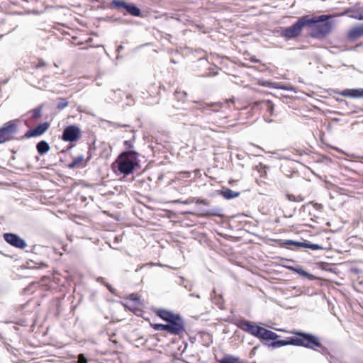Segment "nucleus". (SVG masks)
Here are the masks:
<instances>
[{
	"instance_id": "obj_29",
	"label": "nucleus",
	"mask_w": 363,
	"mask_h": 363,
	"mask_svg": "<svg viewBox=\"0 0 363 363\" xmlns=\"http://www.w3.org/2000/svg\"><path fill=\"white\" fill-rule=\"evenodd\" d=\"M96 281H97V282L101 283V284H104V286H106V288L108 289V291H109L111 293L113 294V290H114V289H113V287L111 286V285H110L109 284L106 283V282L104 281V279L103 277H98V278L96 279Z\"/></svg>"
},
{
	"instance_id": "obj_35",
	"label": "nucleus",
	"mask_w": 363,
	"mask_h": 363,
	"mask_svg": "<svg viewBox=\"0 0 363 363\" xmlns=\"http://www.w3.org/2000/svg\"><path fill=\"white\" fill-rule=\"evenodd\" d=\"M351 17L354 19L363 21V11L353 13Z\"/></svg>"
},
{
	"instance_id": "obj_38",
	"label": "nucleus",
	"mask_w": 363,
	"mask_h": 363,
	"mask_svg": "<svg viewBox=\"0 0 363 363\" xmlns=\"http://www.w3.org/2000/svg\"><path fill=\"white\" fill-rule=\"evenodd\" d=\"M317 351L321 352L323 354H327L328 352V348L323 346L322 344L320 347H317Z\"/></svg>"
},
{
	"instance_id": "obj_15",
	"label": "nucleus",
	"mask_w": 363,
	"mask_h": 363,
	"mask_svg": "<svg viewBox=\"0 0 363 363\" xmlns=\"http://www.w3.org/2000/svg\"><path fill=\"white\" fill-rule=\"evenodd\" d=\"M260 108L268 112L270 116L273 115L274 104L269 100H262L255 103L254 108Z\"/></svg>"
},
{
	"instance_id": "obj_30",
	"label": "nucleus",
	"mask_w": 363,
	"mask_h": 363,
	"mask_svg": "<svg viewBox=\"0 0 363 363\" xmlns=\"http://www.w3.org/2000/svg\"><path fill=\"white\" fill-rule=\"evenodd\" d=\"M286 196L288 199L291 201L300 202L303 201V198L301 196H296L293 194H287Z\"/></svg>"
},
{
	"instance_id": "obj_18",
	"label": "nucleus",
	"mask_w": 363,
	"mask_h": 363,
	"mask_svg": "<svg viewBox=\"0 0 363 363\" xmlns=\"http://www.w3.org/2000/svg\"><path fill=\"white\" fill-rule=\"evenodd\" d=\"M202 216L203 217L216 216L219 218H223L224 214L223 213V209L220 207H214L208 210H203Z\"/></svg>"
},
{
	"instance_id": "obj_23",
	"label": "nucleus",
	"mask_w": 363,
	"mask_h": 363,
	"mask_svg": "<svg viewBox=\"0 0 363 363\" xmlns=\"http://www.w3.org/2000/svg\"><path fill=\"white\" fill-rule=\"evenodd\" d=\"M289 269H290L291 271H293V272H296V274H298L299 275H301V276H303L304 277H307V278H309V279H311L312 277V275L311 274H309L308 272L305 271L301 267H289Z\"/></svg>"
},
{
	"instance_id": "obj_40",
	"label": "nucleus",
	"mask_w": 363,
	"mask_h": 363,
	"mask_svg": "<svg viewBox=\"0 0 363 363\" xmlns=\"http://www.w3.org/2000/svg\"><path fill=\"white\" fill-rule=\"evenodd\" d=\"M184 286L188 289L189 291H191L192 289V284H189V283H187L186 284H184Z\"/></svg>"
},
{
	"instance_id": "obj_43",
	"label": "nucleus",
	"mask_w": 363,
	"mask_h": 363,
	"mask_svg": "<svg viewBox=\"0 0 363 363\" xmlns=\"http://www.w3.org/2000/svg\"><path fill=\"white\" fill-rule=\"evenodd\" d=\"M186 213H187V214H192L191 212H186Z\"/></svg>"
},
{
	"instance_id": "obj_16",
	"label": "nucleus",
	"mask_w": 363,
	"mask_h": 363,
	"mask_svg": "<svg viewBox=\"0 0 363 363\" xmlns=\"http://www.w3.org/2000/svg\"><path fill=\"white\" fill-rule=\"evenodd\" d=\"M363 36V25L352 28L348 33L347 38L350 40H355Z\"/></svg>"
},
{
	"instance_id": "obj_14",
	"label": "nucleus",
	"mask_w": 363,
	"mask_h": 363,
	"mask_svg": "<svg viewBox=\"0 0 363 363\" xmlns=\"http://www.w3.org/2000/svg\"><path fill=\"white\" fill-rule=\"evenodd\" d=\"M177 324H162L155 323L152 325V328L155 330L167 331L169 333L174 335H179L183 333L182 330L179 329Z\"/></svg>"
},
{
	"instance_id": "obj_13",
	"label": "nucleus",
	"mask_w": 363,
	"mask_h": 363,
	"mask_svg": "<svg viewBox=\"0 0 363 363\" xmlns=\"http://www.w3.org/2000/svg\"><path fill=\"white\" fill-rule=\"evenodd\" d=\"M193 103L197 104L198 106L191 107L190 108L192 111L200 110L202 112H205L206 111H210L211 112H218L219 108L221 107V104L218 102L206 104L199 101H194Z\"/></svg>"
},
{
	"instance_id": "obj_12",
	"label": "nucleus",
	"mask_w": 363,
	"mask_h": 363,
	"mask_svg": "<svg viewBox=\"0 0 363 363\" xmlns=\"http://www.w3.org/2000/svg\"><path fill=\"white\" fill-rule=\"evenodd\" d=\"M50 123L49 122H44L43 123H40L38 125H36L35 128H31L28 130L24 135V136L22 137L30 138L33 137H38L43 135L50 128Z\"/></svg>"
},
{
	"instance_id": "obj_42",
	"label": "nucleus",
	"mask_w": 363,
	"mask_h": 363,
	"mask_svg": "<svg viewBox=\"0 0 363 363\" xmlns=\"http://www.w3.org/2000/svg\"><path fill=\"white\" fill-rule=\"evenodd\" d=\"M123 45H119V46L118 47V48H117V51L119 52H120L121 50H123Z\"/></svg>"
},
{
	"instance_id": "obj_4",
	"label": "nucleus",
	"mask_w": 363,
	"mask_h": 363,
	"mask_svg": "<svg viewBox=\"0 0 363 363\" xmlns=\"http://www.w3.org/2000/svg\"><path fill=\"white\" fill-rule=\"evenodd\" d=\"M330 15H320L311 17L308 16L309 21H313L308 26H312L311 36L316 39L325 38L332 30V22L328 20Z\"/></svg>"
},
{
	"instance_id": "obj_32",
	"label": "nucleus",
	"mask_w": 363,
	"mask_h": 363,
	"mask_svg": "<svg viewBox=\"0 0 363 363\" xmlns=\"http://www.w3.org/2000/svg\"><path fill=\"white\" fill-rule=\"evenodd\" d=\"M108 124L111 126H113L116 128H129L130 127V125H127V124H121V123H113V122H111V121H108Z\"/></svg>"
},
{
	"instance_id": "obj_22",
	"label": "nucleus",
	"mask_w": 363,
	"mask_h": 363,
	"mask_svg": "<svg viewBox=\"0 0 363 363\" xmlns=\"http://www.w3.org/2000/svg\"><path fill=\"white\" fill-rule=\"evenodd\" d=\"M211 298L215 304L221 308L223 304V299L221 295L217 294L216 290H213Z\"/></svg>"
},
{
	"instance_id": "obj_5",
	"label": "nucleus",
	"mask_w": 363,
	"mask_h": 363,
	"mask_svg": "<svg viewBox=\"0 0 363 363\" xmlns=\"http://www.w3.org/2000/svg\"><path fill=\"white\" fill-rule=\"evenodd\" d=\"M313 21H309L308 15L303 16L291 26L281 30L280 35L287 40L298 37L305 26H309Z\"/></svg>"
},
{
	"instance_id": "obj_45",
	"label": "nucleus",
	"mask_w": 363,
	"mask_h": 363,
	"mask_svg": "<svg viewBox=\"0 0 363 363\" xmlns=\"http://www.w3.org/2000/svg\"><path fill=\"white\" fill-rule=\"evenodd\" d=\"M36 160H39V157L38 156H36Z\"/></svg>"
},
{
	"instance_id": "obj_37",
	"label": "nucleus",
	"mask_w": 363,
	"mask_h": 363,
	"mask_svg": "<svg viewBox=\"0 0 363 363\" xmlns=\"http://www.w3.org/2000/svg\"><path fill=\"white\" fill-rule=\"evenodd\" d=\"M78 363H87V359L84 354H79L78 355Z\"/></svg>"
},
{
	"instance_id": "obj_10",
	"label": "nucleus",
	"mask_w": 363,
	"mask_h": 363,
	"mask_svg": "<svg viewBox=\"0 0 363 363\" xmlns=\"http://www.w3.org/2000/svg\"><path fill=\"white\" fill-rule=\"evenodd\" d=\"M81 135V129L77 125H69L66 126L62 132L61 138L65 142H75Z\"/></svg>"
},
{
	"instance_id": "obj_44",
	"label": "nucleus",
	"mask_w": 363,
	"mask_h": 363,
	"mask_svg": "<svg viewBox=\"0 0 363 363\" xmlns=\"http://www.w3.org/2000/svg\"><path fill=\"white\" fill-rule=\"evenodd\" d=\"M335 149L337 151H340V150H339L337 147H336V148H335Z\"/></svg>"
},
{
	"instance_id": "obj_34",
	"label": "nucleus",
	"mask_w": 363,
	"mask_h": 363,
	"mask_svg": "<svg viewBox=\"0 0 363 363\" xmlns=\"http://www.w3.org/2000/svg\"><path fill=\"white\" fill-rule=\"evenodd\" d=\"M123 145L125 146V147L126 149H128L127 150H133V141L131 140H125L123 142Z\"/></svg>"
},
{
	"instance_id": "obj_28",
	"label": "nucleus",
	"mask_w": 363,
	"mask_h": 363,
	"mask_svg": "<svg viewBox=\"0 0 363 363\" xmlns=\"http://www.w3.org/2000/svg\"><path fill=\"white\" fill-rule=\"evenodd\" d=\"M69 104V102L65 98H59L58 103L57 104V108L59 110H62L65 108Z\"/></svg>"
},
{
	"instance_id": "obj_27",
	"label": "nucleus",
	"mask_w": 363,
	"mask_h": 363,
	"mask_svg": "<svg viewBox=\"0 0 363 363\" xmlns=\"http://www.w3.org/2000/svg\"><path fill=\"white\" fill-rule=\"evenodd\" d=\"M263 85L265 86H267V87H274V88L280 89L282 90H289L290 89L286 86H278V83L271 82L269 81L264 82Z\"/></svg>"
},
{
	"instance_id": "obj_11",
	"label": "nucleus",
	"mask_w": 363,
	"mask_h": 363,
	"mask_svg": "<svg viewBox=\"0 0 363 363\" xmlns=\"http://www.w3.org/2000/svg\"><path fill=\"white\" fill-rule=\"evenodd\" d=\"M3 238L8 244L16 248L23 250L27 247L26 240L16 233H5Z\"/></svg>"
},
{
	"instance_id": "obj_9",
	"label": "nucleus",
	"mask_w": 363,
	"mask_h": 363,
	"mask_svg": "<svg viewBox=\"0 0 363 363\" xmlns=\"http://www.w3.org/2000/svg\"><path fill=\"white\" fill-rule=\"evenodd\" d=\"M279 244L281 246L284 245H292L296 248H306L312 250H323L324 247L318 244L311 243L307 240H303V241H296L293 240H279Z\"/></svg>"
},
{
	"instance_id": "obj_31",
	"label": "nucleus",
	"mask_w": 363,
	"mask_h": 363,
	"mask_svg": "<svg viewBox=\"0 0 363 363\" xmlns=\"http://www.w3.org/2000/svg\"><path fill=\"white\" fill-rule=\"evenodd\" d=\"M193 202H194L193 199H186L184 201H182L180 199H177V200L172 201V203H183V204H190V203H192Z\"/></svg>"
},
{
	"instance_id": "obj_7",
	"label": "nucleus",
	"mask_w": 363,
	"mask_h": 363,
	"mask_svg": "<svg viewBox=\"0 0 363 363\" xmlns=\"http://www.w3.org/2000/svg\"><path fill=\"white\" fill-rule=\"evenodd\" d=\"M157 315L169 324H177L179 330L183 332L185 331V323L180 314L174 313L165 309H159L157 312Z\"/></svg>"
},
{
	"instance_id": "obj_8",
	"label": "nucleus",
	"mask_w": 363,
	"mask_h": 363,
	"mask_svg": "<svg viewBox=\"0 0 363 363\" xmlns=\"http://www.w3.org/2000/svg\"><path fill=\"white\" fill-rule=\"evenodd\" d=\"M111 5L116 9H124L128 14L133 16L140 17L142 16L140 8L133 3H128L124 0H112Z\"/></svg>"
},
{
	"instance_id": "obj_36",
	"label": "nucleus",
	"mask_w": 363,
	"mask_h": 363,
	"mask_svg": "<svg viewBox=\"0 0 363 363\" xmlns=\"http://www.w3.org/2000/svg\"><path fill=\"white\" fill-rule=\"evenodd\" d=\"M128 298L135 303H138L140 300V297L137 294H130L128 296Z\"/></svg>"
},
{
	"instance_id": "obj_6",
	"label": "nucleus",
	"mask_w": 363,
	"mask_h": 363,
	"mask_svg": "<svg viewBox=\"0 0 363 363\" xmlns=\"http://www.w3.org/2000/svg\"><path fill=\"white\" fill-rule=\"evenodd\" d=\"M18 120H11L0 127V144L17 139L15 135L18 132Z\"/></svg>"
},
{
	"instance_id": "obj_39",
	"label": "nucleus",
	"mask_w": 363,
	"mask_h": 363,
	"mask_svg": "<svg viewBox=\"0 0 363 363\" xmlns=\"http://www.w3.org/2000/svg\"><path fill=\"white\" fill-rule=\"evenodd\" d=\"M45 65V62L43 60H40L37 65H35V69H39Z\"/></svg>"
},
{
	"instance_id": "obj_41",
	"label": "nucleus",
	"mask_w": 363,
	"mask_h": 363,
	"mask_svg": "<svg viewBox=\"0 0 363 363\" xmlns=\"http://www.w3.org/2000/svg\"><path fill=\"white\" fill-rule=\"evenodd\" d=\"M189 296H195V297H196V298H201L199 294H194V293H191V294H189Z\"/></svg>"
},
{
	"instance_id": "obj_26",
	"label": "nucleus",
	"mask_w": 363,
	"mask_h": 363,
	"mask_svg": "<svg viewBox=\"0 0 363 363\" xmlns=\"http://www.w3.org/2000/svg\"><path fill=\"white\" fill-rule=\"evenodd\" d=\"M84 160L83 155H79L76 157H74L72 162H70L68 164V167L69 169H74L75 168L78 164H79L82 162H83Z\"/></svg>"
},
{
	"instance_id": "obj_3",
	"label": "nucleus",
	"mask_w": 363,
	"mask_h": 363,
	"mask_svg": "<svg viewBox=\"0 0 363 363\" xmlns=\"http://www.w3.org/2000/svg\"><path fill=\"white\" fill-rule=\"evenodd\" d=\"M138 156L135 150H125L117 157L112 167L117 174L128 175L139 167Z\"/></svg>"
},
{
	"instance_id": "obj_17",
	"label": "nucleus",
	"mask_w": 363,
	"mask_h": 363,
	"mask_svg": "<svg viewBox=\"0 0 363 363\" xmlns=\"http://www.w3.org/2000/svg\"><path fill=\"white\" fill-rule=\"evenodd\" d=\"M343 96L350 98H363V88L360 89H347L342 91Z\"/></svg>"
},
{
	"instance_id": "obj_20",
	"label": "nucleus",
	"mask_w": 363,
	"mask_h": 363,
	"mask_svg": "<svg viewBox=\"0 0 363 363\" xmlns=\"http://www.w3.org/2000/svg\"><path fill=\"white\" fill-rule=\"evenodd\" d=\"M36 150L39 155H43L49 152L50 146L45 140H40L36 144Z\"/></svg>"
},
{
	"instance_id": "obj_21",
	"label": "nucleus",
	"mask_w": 363,
	"mask_h": 363,
	"mask_svg": "<svg viewBox=\"0 0 363 363\" xmlns=\"http://www.w3.org/2000/svg\"><path fill=\"white\" fill-rule=\"evenodd\" d=\"M218 363H243L241 359L236 356L227 354L223 358L217 360Z\"/></svg>"
},
{
	"instance_id": "obj_19",
	"label": "nucleus",
	"mask_w": 363,
	"mask_h": 363,
	"mask_svg": "<svg viewBox=\"0 0 363 363\" xmlns=\"http://www.w3.org/2000/svg\"><path fill=\"white\" fill-rule=\"evenodd\" d=\"M219 194L224 199L230 200L239 196L240 192L234 191L228 188H223L219 191Z\"/></svg>"
},
{
	"instance_id": "obj_24",
	"label": "nucleus",
	"mask_w": 363,
	"mask_h": 363,
	"mask_svg": "<svg viewBox=\"0 0 363 363\" xmlns=\"http://www.w3.org/2000/svg\"><path fill=\"white\" fill-rule=\"evenodd\" d=\"M174 95L178 101L184 102L187 97V93L184 91L179 89L175 90Z\"/></svg>"
},
{
	"instance_id": "obj_33",
	"label": "nucleus",
	"mask_w": 363,
	"mask_h": 363,
	"mask_svg": "<svg viewBox=\"0 0 363 363\" xmlns=\"http://www.w3.org/2000/svg\"><path fill=\"white\" fill-rule=\"evenodd\" d=\"M194 199V201H195V203L197 204H203L205 206L209 205V202L206 199H203L201 198H196V199Z\"/></svg>"
},
{
	"instance_id": "obj_25",
	"label": "nucleus",
	"mask_w": 363,
	"mask_h": 363,
	"mask_svg": "<svg viewBox=\"0 0 363 363\" xmlns=\"http://www.w3.org/2000/svg\"><path fill=\"white\" fill-rule=\"evenodd\" d=\"M42 109H43L42 106H38V107L35 108L34 109L31 110L30 111L31 118L33 120H37V119H39L40 118H41Z\"/></svg>"
},
{
	"instance_id": "obj_2",
	"label": "nucleus",
	"mask_w": 363,
	"mask_h": 363,
	"mask_svg": "<svg viewBox=\"0 0 363 363\" xmlns=\"http://www.w3.org/2000/svg\"><path fill=\"white\" fill-rule=\"evenodd\" d=\"M291 333L294 336H291L286 340H279V342H272L271 345L274 347L294 345L303 347L315 351L318 350L317 347L321 346L319 337L313 334L301 331H293Z\"/></svg>"
},
{
	"instance_id": "obj_1",
	"label": "nucleus",
	"mask_w": 363,
	"mask_h": 363,
	"mask_svg": "<svg viewBox=\"0 0 363 363\" xmlns=\"http://www.w3.org/2000/svg\"><path fill=\"white\" fill-rule=\"evenodd\" d=\"M235 325L242 331L257 337L263 345L269 347L274 348L271 345L272 342H279L277 338L279 336L276 333L262 326L257 325L254 323L245 318L237 320Z\"/></svg>"
}]
</instances>
